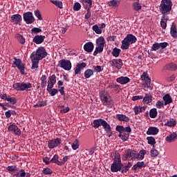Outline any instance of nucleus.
<instances>
[{"label": "nucleus", "instance_id": "nucleus-23", "mask_svg": "<svg viewBox=\"0 0 177 177\" xmlns=\"http://www.w3.org/2000/svg\"><path fill=\"white\" fill-rule=\"evenodd\" d=\"M168 21V16L162 15L160 20V26L162 28L165 30L167 28V22Z\"/></svg>", "mask_w": 177, "mask_h": 177}, {"label": "nucleus", "instance_id": "nucleus-42", "mask_svg": "<svg viewBox=\"0 0 177 177\" xmlns=\"http://www.w3.org/2000/svg\"><path fill=\"white\" fill-rule=\"evenodd\" d=\"M47 91L50 95V96H55V95H57V93H59V91L56 88H51L50 90H48Z\"/></svg>", "mask_w": 177, "mask_h": 177}, {"label": "nucleus", "instance_id": "nucleus-33", "mask_svg": "<svg viewBox=\"0 0 177 177\" xmlns=\"http://www.w3.org/2000/svg\"><path fill=\"white\" fill-rule=\"evenodd\" d=\"M149 117L151 118H156L157 117V109L153 108L149 111Z\"/></svg>", "mask_w": 177, "mask_h": 177}, {"label": "nucleus", "instance_id": "nucleus-12", "mask_svg": "<svg viewBox=\"0 0 177 177\" xmlns=\"http://www.w3.org/2000/svg\"><path fill=\"white\" fill-rule=\"evenodd\" d=\"M109 64L111 66L113 67H115L118 70L122 67L123 64H122V60L120 59H112L111 61L109 62Z\"/></svg>", "mask_w": 177, "mask_h": 177}, {"label": "nucleus", "instance_id": "nucleus-26", "mask_svg": "<svg viewBox=\"0 0 177 177\" xmlns=\"http://www.w3.org/2000/svg\"><path fill=\"white\" fill-rule=\"evenodd\" d=\"M176 125V120L175 119H169L165 124V127H169V128H172Z\"/></svg>", "mask_w": 177, "mask_h": 177}, {"label": "nucleus", "instance_id": "nucleus-19", "mask_svg": "<svg viewBox=\"0 0 177 177\" xmlns=\"http://www.w3.org/2000/svg\"><path fill=\"white\" fill-rule=\"evenodd\" d=\"M116 81L119 84H121V85H125V84H128V82H129V81H131V80L128 77L122 76L120 77H118L116 80Z\"/></svg>", "mask_w": 177, "mask_h": 177}, {"label": "nucleus", "instance_id": "nucleus-22", "mask_svg": "<svg viewBox=\"0 0 177 177\" xmlns=\"http://www.w3.org/2000/svg\"><path fill=\"white\" fill-rule=\"evenodd\" d=\"M158 132H160L158 128L150 127L147 131V135H157Z\"/></svg>", "mask_w": 177, "mask_h": 177}, {"label": "nucleus", "instance_id": "nucleus-53", "mask_svg": "<svg viewBox=\"0 0 177 177\" xmlns=\"http://www.w3.org/2000/svg\"><path fill=\"white\" fill-rule=\"evenodd\" d=\"M94 153H95V148H91L86 151V154L87 156H92V154H94Z\"/></svg>", "mask_w": 177, "mask_h": 177}, {"label": "nucleus", "instance_id": "nucleus-21", "mask_svg": "<svg viewBox=\"0 0 177 177\" xmlns=\"http://www.w3.org/2000/svg\"><path fill=\"white\" fill-rule=\"evenodd\" d=\"M103 122H104V120L103 119L95 120L93 122V127L95 129H97L99 127H102Z\"/></svg>", "mask_w": 177, "mask_h": 177}, {"label": "nucleus", "instance_id": "nucleus-35", "mask_svg": "<svg viewBox=\"0 0 177 177\" xmlns=\"http://www.w3.org/2000/svg\"><path fill=\"white\" fill-rule=\"evenodd\" d=\"M142 80H147V85H150V83L151 82V80L149 77V75L146 73H143L141 76Z\"/></svg>", "mask_w": 177, "mask_h": 177}, {"label": "nucleus", "instance_id": "nucleus-57", "mask_svg": "<svg viewBox=\"0 0 177 177\" xmlns=\"http://www.w3.org/2000/svg\"><path fill=\"white\" fill-rule=\"evenodd\" d=\"M45 106V102H39L36 104L34 105V107H44Z\"/></svg>", "mask_w": 177, "mask_h": 177}, {"label": "nucleus", "instance_id": "nucleus-15", "mask_svg": "<svg viewBox=\"0 0 177 177\" xmlns=\"http://www.w3.org/2000/svg\"><path fill=\"white\" fill-rule=\"evenodd\" d=\"M94 48H95V46L92 42H87L84 46V49L85 52H87L88 53H91V52H93Z\"/></svg>", "mask_w": 177, "mask_h": 177}, {"label": "nucleus", "instance_id": "nucleus-34", "mask_svg": "<svg viewBox=\"0 0 177 177\" xmlns=\"http://www.w3.org/2000/svg\"><path fill=\"white\" fill-rule=\"evenodd\" d=\"M120 53L121 49L115 48L112 50V55L114 56V57H118V56H120Z\"/></svg>", "mask_w": 177, "mask_h": 177}, {"label": "nucleus", "instance_id": "nucleus-51", "mask_svg": "<svg viewBox=\"0 0 177 177\" xmlns=\"http://www.w3.org/2000/svg\"><path fill=\"white\" fill-rule=\"evenodd\" d=\"M81 9V4L80 3H75L73 6V10L78 12Z\"/></svg>", "mask_w": 177, "mask_h": 177}, {"label": "nucleus", "instance_id": "nucleus-29", "mask_svg": "<svg viewBox=\"0 0 177 177\" xmlns=\"http://www.w3.org/2000/svg\"><path fill=\"white\" fill-rule=\"evenodd\" d=\"M116 118H118L119 121H124L125 122H128L129 121V118L122 114L117 115Z\"/></svg>", "mask_w": 177, "mask_h": 177}, {"label": "nucleus", "instance_id": "nucleus-38", "mask_svg": "<svg viewBox=\"0 0 177 177\" xmlns=\"http://www.w3.org/2000/svg\"><path fill=\"white\" fill-rule=\"evenodd\" d=\"M16 38H17L18 41L20 42V44H25L26 42V39L21 36L20 34H17L16 35Z\"/></svg>", "mask_w": 177, "mask_h": 177}, {"label": "nucleus", "instance_id": "nucleus-64", "mask_svg": "<svg viewBox=\"0 0 177 177\" xmlns=\"http://www.w3.org/2000/svg\"><path fill=\"white\" fill-rule=\"evenodd\" d=\"M158 151H157L156 149H153L151 151V156H158Z\"/></svg>", "mask_w": 177, "mask_h": 177}, {"label": "nucleus", "instance_id": "nucleus-30", "mask_svg": "<svg viewBox=\"0 0 177 177\" xmlns=\"http://www.w3.org/2000/svg\"><path fill=\"white\" fill-rule=\"evenodd\" d=\"M108 5L111 8H117L120 5V1L111 0L108 2Z\"/></svg>", "mask_w": 177, "mask_h": 177}, {"label": "nucleus", "instance_id": "nucleus-14", "mask_svg": "<svg viewBox=\"0 0 177 177\" xmlns=\"http://www.w3.org/2000/svg\"><path fill=\"white\" fill-rule=\"evenodd\" d=\"M8 131H11L12 132L15 133V135H18L20 136L21 135V131H20V129L17 127V126L15 124H11L8 127Z\"/></svg>", "mask_w": 177, "mask_h": 177}, {"label": "nucleus", "instance_id": "nucleus-55", "mask_svg": "<svg viewBox=\"0 0 177 177\" xmlns=\"http://www.w3.org/2000/svg\"><path fill=\"white\" fill-rule=\"evenodd\" d=\"M141 99H143V96H142V95H135V96L132 97L131 100L135 102L136 100H140Z\"/></svg>", "mask_w": 177, "mask_h": 177}, {"label": "nucleus", "instance_id": "nucleus-56", "mask_svg": "<svg viewBox=\"0 0 177 177\" xmlns=\"http://www.w3.org/2000/svg\"><path fill=\"white\" fill-rule=\"evenodd\" d=\"M115 129L118 132H120V134L124 132V127L122 126H117Z\"/></svg>", "mask_w": 177, "mask_h": 177}, {"label": "nucleus", "instance_id": "nucleus-62", "mask_svg": "<svg viewBox=\"0 0 177 177\" xmlns=\"http://www.w3.org/2000/svg\"><path fill=\"white\" fill-rule=\"evenodd\" d=\"M50 162H55V164H57V162H60V161H59L57 156H54L50 160Z\"/></svg>", "mask_w": 177, "mask_h": 177}, {"label": "nucleus", "instance_id": "nucleus-16", "mask_svg": "<svg viewBox=\"0 0 177 177\" xmlns=\"http://www.w3.org/2000/svg\"><path fill=\"white\" fill-rule=\"evenodd\" d=\"M21 15L19 14L13 15L11 16V22L14 23V24H19V23L21 22Z\"/></svg>", "mask_w": 177, "mask_h": 177}, {"label": "nucleus", "instance_id": "nucleus-2", "mask_svg": "<svg viewBox=\"0 0 177 177\" xmlns=\"http://www.w3.org/2000/svg\"><path fill=\"white\" fill-rule=\"evenodd\" d=\"M159 10L162 15H169L172 10V1L162 0L159 6Z\"/></svg>", "mask_w": 177, "mask_h": 177}, {"label": "nucleus", "instance_id": "nucleus-48", "mask_svg": "<svg viewBox=\"0 0 177 177\" xmlns=\"http://www.w3.org/2000/svg\"><path fill=\"white\" fill-rule=\"evenodd\" d=\"M48 82H50L51 84H56V75H53L49 77Z\"/></svg>", "mask_w": 177, "mask_h": 177}, {"label": "nucleus", "instance_id": "nucleus-63", "mask_svg": "<svg viewBox=\"0 0 177 177\" xmlns=\"http://www.w3.org/2000/svg\"><path fill=\"white\" fill-rule=\"evenodd\" d=\"M55 84L54 83H50V82H48V86H47V91H50L53 88Z\"/></svg>", "mask_w": 177, "mask_h": 177}, {"label": "nucleus", "instance_id": "nucleus-18", "mask_svg": "<svg viewBox=\"0 0 177 177\" xmlns=\"http://www.w3.org/2000/svg\"><path fill=\"white\" fill-rule=\"evenodd\" d=\"M176 139H177V134L175 133H173L167 136L165 138V140L166 142H167V143H172L175 142Z\"/></svg>", "mask_w": 177, "mask_h": 177}, {"label": "nucleus", "instance_id": "nucleus-9", "mask_svg": "<svg viewBox=\"0 0 177 177\" xmlns=\"http://www.w3.org/2000/svg\"><path fill=\"white\" fill-rule=\"evenodd\" d=\"M59 66L61 68L66 70V71H70L71 70V62L67 59H61L59 61Z\"/></svg>", "mask_w": 177, "mask_h": 177}, {"label": "nucleus", "instance_id": "nucleus-52", "mask_svg": "<svg viewBox=\"0 0 177 177\" xmlns=\"http://www.w3.org/2000/svg\"><path fill=\"white\" fill-rule=\"evenodd\" d=\"M162 106H164V101H158L156 104L157 109H162Z\"/></svg>", "mask_w": 177, "mask_h": 177}, {"label": "nucleus", "instance_id": "nucleus-50", "mask_svg": "<svg viewBox=\"0 0 177 177\" xmlns=\"http://www.w3.org/2000/svg\"><path fill=\"white\" fill-rule=\"evenodd\" d=\"M35 15L37 17L38 20H42V15L39 10H35Z\"/></svg>", "mask_w": 177, "mask_h": 177}, {"label": "nucleus", "instance_id": "nucleus-24", "mask_svg": "<svg viewBox=\"0 0 177 177\" xmlns=\"http://www.w3.org/2000/svg\"><path fill=\"white\" fill-rule=\"evenodd\" d=\"M151 94H145L144 98H143V103H145V104H149V103H151L153 99H152Z\"/></svg>", "mask_w": 177, "mask_h": 177}, {"label": "nucleus", "instance_id": "nucleus-61", "mask_svg": "<svg viewBox=\"0 0 177 177\" xmlns=\"http://www.w3.org/2000/svg\"><path fill=\"white\" fill-rule=\"evenodd\" d=\"M134 113L136 115H138L140 113V106H135Z\"/></svg>", "mask_w": 177, "mask_h": 177}, {"label": "nucleus", "instance_id": "nucleus-41", "mask_svg": "<svg viewBox=\"0 0 177 177\" xmlns=\"http://www.w3.org/2000/svg\"><path fill=\"white\" fill-rule=\"evenodd\" d=\"M160 43H155L152 45V47H151V52L154 51L156 52V50H158V49H160Z\"/></svg>", "mask_w": 177, "mask_h": 177}, {"label": "nucleus", "instance_id": "nucleus-11", "mask_svg": "<svg viewBox=\"0 0 177 177\" xmlns=\"http://www.w3.org/2000/svg\"><path fill=\"white\" fill-rule=\"evenodd\" d=\"M62 144V139L60 138H55L51 140H49L48 142V149H55V147H57V146Z\"/></svg>", "mask_w": 177, "mask_h": 177}, {"label": "nucleus", "instance_id": "nucleus-58", "mask_svg": "<svg viewBox=\"0 0 177 177\" xmlns=\"http://www.w3.org/2000/svg\"><path fill=\"white\" fill-rule=\"evenodd\" d=\"M7 171H10V172H13L14 171H16V167L15 166H8L6 168Z\"/></svg>", "mask_w": 177, "mask_h": 177}, {"label": "nucleus", "instance_id": "nucleus-13", "mask_svg": "<svg viewBox=\"0 0 177 177\" xmlns=\"http://www.w3.org/2000/svg\"><path fill=\"white\" fill-rule=\"evenodd\" d=\"M85 67H86V63H77L76 67L74 68L75 75H77V74H81V70L85 68Z\"/></svg>", "mask_w": 177, "mask_h": 177}, {"label": "nucleus", "instance_id": "nucleus-3", "mask_svg": "<svg viewBox=\"0 0 177 177\" xmlns=\"http://www.w3.org/2000/svg\"><path fill=\"white\" fill-rule=\"evenodd\" d=\"M138 41V39L135 35L132 34H128L126 37L122 41V45L120 46L122 50L129 49V45L135 44Z\"/></svg>", "mask_w": 177, "mask_h": 177}, {"label": "nucleus", "instance_id": "nucleus-27", "mask_svg": "<svg viewBox=\"0 0 177 177\" xmlns=\"http://www.w3.org/2000/svg\"><path fill=\"white\" fill-rule=\"evenodd\" d=\"M170 32L173 38H177L176 25L174 23L171 25Z\"/></svg>", "mask_w": 177, "mask_h": 177}, {"label": "nucleus", "instance_id": "nucleus-4", "mask_svg": "<svg viewBox=\"0 0 177 177\" xmlns=\"http://www.w3.org/2000/svg\"><path fill=\"white\" fill-rule=\"evenodd\" d=\"M96 47L95 50L93 53V55L96 56L97 53H102L103 52V49H104V45L106 44V41L104 40V37H100L96 39Z\"/></svg>", "mask_w": 177, "mask_h": 177}, {"label": "nucleus", "instance_id": "nucleus-28", "mask_svg": "<svg viewBox=\"0 0 177 177\" xmlns=\"http://www.w3.org/2000/svg\"><path fill=\"white\" fill-rule=\"evenodd\" d=\"M165 70H171V71H175V70H177V65L171 63L165 66Z\"/></svg>", "mask_w": 177, "mask_h": 177}, {"label": "nucleus", "instance_id": "nucleus-32", "mask_svg": "<svg viewBox=\"0 0 177 177\" xmlns=\"http://www.w3.org/2000/svg\"><path fill=\"white\" fill-rule=\"evenodd\" d=\"M93 75V71L91 69H87L84 72L85 78H91Z\"/></svg>", "mask_w": 177, "mask_h": 177}, {"label": "nucleus", "instance_id": "nucleus-10", "mask_svg": "<svg viewBox=\"0 0 177 177\" xmlns=\"http://www.w3.org/2000/svg\"><path fill=\"white\" fill-rule=\"evenodd\" d=\"M14 64L17 67L18 69H19L21 74H26V66L24 64L21 62V59H15Z\"/></svg>", "mask_w": 177, "mask_h": 177}, {"label": "nucleus", "instance_id": "nucleus-20", "mask_svg": "<svg viewBox=\"0 0 177 177\" xmlns=\"http://www.w3.org/2000/svg\"><path fill=\"white\" fill-rule=\"evenodd\" d=\"M44 39H45V36L36 35L33 38V42H35V44H37V45H39V44H42V42H44Z\"/></svg>", "mask_w": 177, "mask_h": 177}, {"label": "nucleus", "instance_id": "nucleus-46", "mask_svg": "<svg viewBox=\"0 0 177 177\" xmlns=\"http://www.w3.org/2000/svg\"><path fill=\"white\" fill-rule=\"evenodd\" d=\"M41 32L42 30L39 28H33L31 29V34H38Z\"/></svg>", "mask_w": 177, "mask_h": 177}, {"label": "nucleus", "instance_id": "nucleus-31", "mask_svg": "<svg viewBox=\"0 0 177 177\" xmlns=\"http://www.w3.org/2000/svg\"><path fill=\"white\" fill-rule=\"evenodd\" d=\"M119 138H120V139H122V140L125 142L128 140V138H129V133L123 131L119 135Z\"/></svg>", "mask_w": 177, "mask_h": 177}, {"label": "nucleus", "instance_id": "nucleus-8", "mask_svg": "<svg viewBox=\"0 0 177 177\" xmlns=\"http://www.w3.org/2000/svg\"><path fill=\"white\" fill-rule=\"evenodd\" d=\"M23 19L26 24H32L34 21H35V19L34 18V15L31 12H27L24 13Z\"/></svg>", "mask_w": 177, "mask_h": 177}, {"label": "nucleus", "instance_id": "nucleus-39", "mask_svg": "<svg viewBox=\"0 0 177 177\" xmlns=\"http://www.w3.org/2000/svg\"><path fill=\"white\" fill-rule=\"evenodd\" d=\"M93 30L95 31L96 34H101L102 33V29L97 26L94 25L92 28Z\"/></svg>", "mask_w": 177, "mask_h": 177}, {"label": "nucleus", "instance_id": "nucleus-25", "mask_svg": "<svg viewBox=\"0 0 177 177\" xmlns=\"http://www.w3.org/2000/svg\"><path fill=\"white\" fill-rule=\"evenodd\" d=\"M163 102H165V106L170 104V103H172V97H171V95H169V94H166L163 97Z\"/></svg>", "mask_w": 177, "mask_h": 177}, {"label": "nucleus", "instance_id": "nucleus-1", "mask_svg": "<svg viewBox=\"0 0 177 177\" xmlns=\"http://www.w3.org/2000/svg\"><path fill=\"white\" fill-rule=\"evenodd\" d=\"M46 50L44 47H39L36 51H34L30 55V60L32 62V70L38 68V64H39V60H42L44 57H46Z\"/></svg>", "mask_w": 177, "mask_h": 177}, {"label": "nucleus", "instance_id": "nucleus-40", "mask_svg": "<svg viewBox=\"0 0 177 177\" xmlns=\"http://www.w3.org/2000/svg\"><path fill=\"white\" fill-rule=\"evenodd\" d=\"M133 8L134 10H136V12H139V10H140V9H142V6L139 3H134L133 4Z\"/></svg>", "mask_w": 177, "mask_h": 177}, {"label": "nucleus", "instance_id": "nucleus-54", "mask_svg": "<svg viewBox=\"0 0 177 177\" xmlns=\"http://www.w3.org/2000/svg\"><path fill=\"white\" fill-rule=\"evenodd\" d=\"M67 160H68V156L64 157L62 160H61L60 162H57V165H63V164L66 163V161H67Z\"/></svg>", "mask_w": 177, "mask_h": 177}, {"label": "nucleus", "instance_id": "nucleus-37", "mask_svg": "<svg viewBox=\"0 0 177 177\" xmlns=\"http://www.w3.org/2000/svg\"><path fill=\"white\" fill-rule=\"evenodd\" d=\"M147 140H148V145L154 146V144L156 143V139L153 137H147Z\"/></svg>", "mask_w": 177, "mask_h": 177}, {"label": "nucleus", "instance_id": "nucleus-45", "mask_svg": "<svg viewBox=\"0 0 177 177\" xmlns=\"http://www.w3.org/2000/svg\"><path fill=\"white\" fill-rule=\"evenodd\" d=\"M42 172L44 174V175H52V174H53V171H52V170L48 167L44 168Z\"/></svg>", "mask_w": 177, "mask_h": 177}, {"label": "nucleus", "instance_id": "nucleus-60", "mask_svg": "<svg viewBox=\"0 0 177 177\" xmlns=\"http://www.w3.org/2000/svg\"><path fill=\"white\" fill-rule=\"evenodd\" d=\"M160 48L162 49H164L165 48H167L168 46V43L163 42V43H159Z\"/></svg>", "mask_w": 177, "mask_h": 177}, {"label": "nucleus", "instance_id": "nucleus-49", "mask_svg": "<svg viewBox=\"0 0 177 177\" xmlns=\"http://www.w3.org/2000/svg\"><path fill=\"white\" fill-rule=\"evenodd\" d=\"M7 102H9L10 104H16L17 101L15 97H10V96H8Z\"/></svg>", "mask_w": 177, "mask_h": 177}, {"label": "nucleus", "instance_id": "nucleus-47", "mask_svg": "<svg viewBox=\"0 0 177 177\" xmlns=\"http://www.w3.org/2000/svg\"><path fill=\"white\" fill-rule=\"evenodd\" d=\"M126 156H138V153L132 149H128Z\"/></svg>", "mask_w": 177, "mask_h": 177}, {"label": "nucleus", "instance_id": "nucleus-5", "mask_svg": "<svg viewBox=\"0 0 177 177\" xmlns=\"http://www.w3.org/2000/svg\"><path fill=\"white\" fill-rule=\"evenodd\" d=\"M100 97L101 102H102L104 106H113V100H111L110 94H109L107 91H102L100 94Z\"/></svg>", "mask_w": 177, "mask_h": 177}, {"label": "nucleus", "instance_id": "nucleus-59", "mask_svg": "<svg viewBox=\"0 0 177 177\" xmlns=\"http://www.w3.org/2000/svg\"><path fill=\"white\" fill-rule=\"evenodd\" d=\"M93 69L96 73H100V71H102V66H93Z\"/></svg>", "mask_w": 177, "mask_h": 177}, {"label": "nucleus", "instance_id": "nucleus-17", "mask_svg": "<svg viewBox=\"0 0 177 177\" xmlns=\"http://www.w3.org/2000/svg\"><path fill=\"white\" fill-rule=\"evenodd\" d=\"M102 127L105 132L108 133L109 138H110L111 136V127H110V124L107 123L106 120H104V122L102 123Z\"/></svg>", "mask_w": 177, "mask_h": 177}, {"label": "nucleus", "instance_id": "nucleus-36", "mask_svg": "<svg viewBox=\"0 0 177 177\" xmlns=\"http://www.w3.org/2000/svg\"><path fill=\"white\" fill-rule=\"evenodd\" d=\"M52 3H53V5H55V6H57L58 8H59V9H63V3H62V1H51Z\"/></svg>", "mask_w": 177, "mask_h": 177}, {"label": "nucleus", "instance_id": "nucleus-43", "mask_svg": "<svg viewBox=\"0 0 177 177\" xmlns=\"http://www.w3.org/2000/svg\"><path fill=\"white\" fill-rule=\"evenodd\" d=\"M84 5L88 3V6H86V9H91L92 8V0H83Z\"/></svg>", "mask_w": 177, "mask_h": 177}, {"label": "nucleus", "instance_id": "nucleus-7", "mask_svg": "<svg viewBox=\"0 0 177 177\" xmlns=\"http://www.w3.org/2000/svg\"><path fill=\"white\" fill-rule=\"evenodd\" d=\"M14 89L16 91H28V89L32 88V84L31 83H15L12 85Z\"/></svg>", "mask_w": 177, "mask_h": 177}, {"label": "nucleus", "instance_id": "nucleus-6", "mask_svg": "<svg viewBox=\"0 0 177 177\" xmlns=\"http://www.w3.org/2000/svg\"><path fill=\"white\" fill-rule=\"evenodd\" d=\"M122 168V163H121V156H115L113 163L111 165V172H118Z\"/></svg>", "mask_w": 177, "mask_h": 177}, {"label": "nucleus", "instance_id": "nucleus-44", "mask_svg": "<svg viewBox=\"0 0 177 177\" xmlns=\"http://www.w3.org/2000/svg\"><path fill=\"white\" fill-rule=\"evenodd\" d=\"M80 147V144L78 142V140H75L72 144V149L73 150H77Z\"/></svg>", "mask_w": 177, "mask_h": 177}]
</instances>
